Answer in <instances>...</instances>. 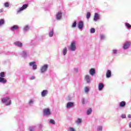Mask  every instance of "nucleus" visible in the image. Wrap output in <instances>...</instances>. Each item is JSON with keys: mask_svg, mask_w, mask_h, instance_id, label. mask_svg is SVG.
Returning a JSON list of instances; mask_svg holds the SVG:
<instances>
[{"mask_svg": "<svg viewBox=\"0 0 131 131\" xmlns=\"http://www.w3.org/2000/svg\"><path fill=\"white\" fill-rule=\"evenodd\" d=\"M2 101L7 106L8 105H11V101L10 97H6L5 98H3Z\"/></svg>", "mask_w": 131, "mask_h": 131, "instance_id": "f257e3e1", "label": "nucleus"}, {"mask_svg": "<svg viewBox=\"0 0 131 131\" xmlns=\"http://www.w3.org/2000/svg\"><path fill=\"white\" fill-rule=\"evenodd\" d=\"M69 50H70V51H76V44L75 41H73V42H72L70 46L69 47Z\"/></svg>", "mask_w": 131, "mask_h": 131, "instance_id": "f03ea898", "label": "nucleus"}, {"mask_svg": "<svg viewBox=\"0 0 131 131\" xmlns=\"http://www.w3.org/2000/svg\"><path fill=\"white\" fill-rule=\"evenodd\" d=\"M48 67V64L42 65V66H41V68L40 69V71L41 73H45L46 71H47Z\"/></svg>", "mask_w": 131, "mask_h": 131, "instance_id": "7ed1b4c3", "label": "nucleus"}, {"mask_svg": "<svg viewBox=\"0 0 131 131\" xmlns=\"http://www.w3.org/2000/svg\"><path fill=\"white\" fill-rule=\"evenodd\" d=\"M43 114L44 116H49L51 115V111L49 108H47L46 109H44L43 110Z\"/></svg>", "mask_w": 131, "mask_h": 131, "instance_id": "20e7f679", "label": "nucleus"}, {"mask_svg": "<svg viewBox=\"0 0 131 131\" xmlns=\"http://www.w3.org/2000/svg\"><path fill=\"white\" fill-rule=\"evenodd\" d=\"M74 106L75 105L73 102H68L66 105V108H67V109H71V108H73Z\"/></svg>", "mask_w": 131, "mask_h": 131, "instance_id": "39448f33", "label": "nucleus"}, {"mask_svg": "<svg viewBox=\"0 0 131 131\" xmlns=\"http://www.w3.org/2000/svg\"><path fill=\"white\" fill-rule=\"evenodd\" d=\"M28 6V4H24L21 7H20V8L18 9L17 12H20V11H22V10H24V9L27 8Z\"/></svg>", "mask_w": 131, "mask_h": 131, "instance_id": "423d86ee", "label": "nucleus"}, {"mask_svg": "<svg viewBox=\"0 0 131 131\" xmlns=\"http://www.w3.org/2000/svg\"><path fill=\"white\" fill-rule=\"evenodd\" d=\"M130 42H126L123 46V49H128V48H129L130 47Z\"/></svg>", "mask_w": 131, "mask_h": 131, "instance_id": "0eeeda50", "label": "nucleus"}, {"mask_svg": "<svg viewBox=\"0 0 131 131\" xmlns=\"http://www.w3.org/2000/svg\"><path fill=\"white\" fill-rule=\"evenodd\" d=\"M85 80H86V81L88 83H90L92 80V78H91L90 75H89L88 74L86 75H85Z\"/></svg>", "mask_w": 131, "mask_h": 131, "instance_id": "6e6552de", "label": "nucleus"}, {"mask_svg": "<svg viewBox=\"0 0 131 131\" xmlns=\"http://www.w3.org/2000/svg\"><path fill=\"white\" fill-rule=\"evenodd\" d=\"M29 65L30 66H32V68L34 70L37 68V65L35 61H33V62H30Z\"/></svg>", "mask_w": 131, "mask_h": 131, "instance_id": "1a4fd4ad", "label": "nucleus"}, {"mask_svg": "<svg viewBox=\"0 0 131 131\" xmlns=\"http://www.w3.org/2000/svg\"><path fill=\"white\" fill-rule=\"evenodd\" d=\"M62 18V12L61 11H59L57 14H56V19L58 20H60Z\"/></svg>", "mask_w": 131, "mask_h": 131, "instance_id": "9d476101", "label": "nucleus"}, {"mask_svg": "<svg viewBox=\"0 0 131 131\" xmlns=\"http://www.w3.org/2000/svg\"><path fill=\"white\" fill-rule=\"evenodd\" d=\"M98 19H100V14H99V13H97V12H95L94 17V20H95V21H97Z\"/></svg>", "mask_w": 131, "mask_h": 131, "instance_id": "9b49d317", "label": "nucleus"}, {"mask_svg": "<svg viewBox=\"0 0 131 131\" xmlns=\"http://www.w3.org/2000/svg\"><path fill=\"white\" fill-rule=\"evenodd\" d=\"M49 92L48 90H43V91H42L41 92V96L42 97H46L48 94Z\"/></svg>", "mask_w": 131, "mask_h": 131, "instance_id": "f8f14e48", "label": "nucleus"}, {"mask_svg": "<svg viewBox=\"0 0 131 131\" xmlns=\"http://www.w3.org/2000/svg\"><path fill=\"white\" fill-rule=\"evenodd\" d=\"M104 88V84L103 82H100L98 84V90L99 91H102L103 89Z\"/></svg>", "mask_w": 131, "mask_h": 131, "instance_id": "ddd939ff", "label": "nucleus"}, {"mask_svg": "<svg viewBox=\"0 0 131 131\" xmlns=\"http://www.w3.org/2000/svg\"><path fill=\"white\" fill-rule=\"evenodd\" d=\"M14 45L17 47H22V46H23V43L19 41L14 42Z\"/></svg>", "mask_w": 131, "mask_h": 131, "instance_id": "4468645a", "label": "nucleus"}, {"mask_svg": "<svg viewBox=\"0 0 131 131\" xmlns=\"http://www.w3.org/2000/svg\"><path fill=\"white\" fill-rule=\"evenodd\" d=\"M111 75H112L111 70L108 69L106 72V77L108 78L111 77Z\"/></svg>", "mask_w": 131, "mask_h": 131, "instance_id": "2eb2a0df", "label": "nucleus"}, {"mask_svg": "<svg viewBox=\"0 0 131 131\" xmlns=\"http://www.w3.org/2000/svg\"><path fill=\"white\" fill-rule=\"evenodd\" d=\"M83 25H84L83 21H79L78 27L79 29H82L83 28Z\"/></svg>", "mask_w": 131, "mask_h": 131, "instance_id": "dca6fc26", "label": "nucleus"}, {"mask_svg": "<svg viewBox=\"0 0 131 131\" xmlns=\"http://www.w3.org/2000/svg\"><path fill=\"white\" fill-rule=\"evenodd\" d=\"M19 29L18 26H17L16 25H15L14 26H13L11 28V31H15L16 30H18Z\"/></svg>", "mask_w": 131, "mask_h": 131, "instance_id": "f3484780", "label": "nucleus"}, {"mask_svg": "<svg viewBox=\"0 0 131 131\" xmlns=\"http://www.w3.org/2000/svg\"><path fill=\"white\" fill-rule=\"evenodd\" d=\"M0 82L1 83H6L7 79L5 77H0Z\"/></svg>", "mask_w": 131, "mask_h": 131, "instance_id": "a211bd4d", "label": "nucleus"}, {"mask_svg": "<svg viewBox=\"0 0 131 131\" xmlns=\"http://www.w3.org/2000/svg\"><path fill=\"white\" fill-rule=\"evenodd\" d=\"M90 73L91 75H94L95 73H96L95 68H91V69L90 70Z\"/></svg>", "mask_w": 131, "mask_h": 131, "instance_id": "6ab92c4d", "label": "nucleus"}, {"mask_svg": "<svg viewBox=\"0 0 131 131\" xmlns=\"http://www.w3.org/2000/svg\"><path fill=\"white\" fill-rule=\"evenodd\" d=\"M126 102L125 101H122V102H120L119 104L120 107H124L125 106H126Z\"/></svg>", "mask_w": 131, "mask_h": 131, "instance_id": "aec40b11", "label": "nucleus"}, {"mask_svg": "<svg viewBox=\"0 0 131 131\" xmlns=\"http://www.w3.org/2000/svg\"><path fill=\"white\" fill-rule=\"evenodd\" d=\"M29 30H30V27H29V26L27 25V26H25L24 27L23 30H24V32L25 33H26V32H28V31H29Z\"/></svg>", "mask_w": 131, "mask_h": 131, "instance_id": "412c9836", "label": "nucleus"}, {"mask_svg": "<svg viewBox=\"0 0 131 131\" xmlns=\"http://www.w3.org/2000/svg\"><path fill=\"white\" fill-rule=\"evenodd\" d=\"M67 52H68V49L67 47H65L64 48H63L62 50L63 55L64 56L66 55V54H67Z\"/></svg>", "mask_w": 131, "mask_h": 131, "instance_id": "4be33fe9", "label": "nucleus"}, {"mask_svg": "<svg viewBox=\"0 0 131 131\" xmlns=\"http://www.w3.org/2000/svg\"><path fill=\"white\" fill-rule=\"evenodd\" d=\"M54 35V30L53 29H52V30H51L50 32H49V37H53Z\"/></svg>", "mask_w": 131, "mask_h": 131, "instance_id": "5701e85b", "label": "nucleus"}, {"mask_svg": "<svg viewBox=\"0 0 131 131\" xmlns=\"http://www.w3.org/2000/svg\"><path fill=\"white\" fill-rule=\"evenodd\" d=\"M34 103V100H33V99H31L29 101V105H30V106H32Z\"/></svg>", "mask_w": 131, "mask_h": 131, "instance_id": "b1692460", "label": "nucleus"}, {"mask_svg": "<svg viewBox=\"0 0 131 131\" xmlns=\"http://www.w3.org/2000/svg\"><path fill=\"white\" fill-rule=\"evenodd\" d=\"M21 55L23 57H27V52H26V51H23V53L21 54Z\"/></svg>", "mask_w": 131, "mask_h": 131, "instance_id": "393cba45", "label": "nucleus"}, {"mask_svg": "<svg viewBox=\"0 0 131 131\" xmlns=\"http://www.w3.org/2000/svg\"><path fill=\"white\" fill-rule=\"evenodd\" d=\"M82 121V120L81 118H78V119L76 121V123H77V124H80V123H81Z\"/></svg>", "mask_w": 131, "mask_h": 131, "instance_id": "a878e982", "label": "nucleus"}, {"mask_svg": "<svg viewBox=\"0 0 131 131\" xmlns=\"http://www.w3.org/2000/svg\"><path fill=\"white\" fill-rule=\"evenodd\" d=\"M92 112V109L91 108H90V109H88L86 111V113L88 115H90Z\"/></svg>", "mask_w": 131, "mask_h": 131, "instance_id": "bb28decb", "label": "nucleus"}, {"mask_svg": "<svg viewBox=\"0 0 131 131\" xmlns=\"http://www.w3.org/2000/svg\"><path fill=\"white\" fill-rule=\"evenodd\" d=\"M5 21L3 19H0V26H3V25H5Z\"/></svg>", "mask_w": 131, "mask_h": 131, "instance_id": "cd10ccee", "label": "nucleus"}, {"mask_svg": "<svg viewBox=\"0 0 131 131\" xmlns=\"http://www.w3.org/2000/svg\"><path fill=\"white\" fill-rule=\"evenodd\" d=\"M100 38L101 40H104V39H105L106 37L105 35H104L103 34H101L100 35Z\"/></svg>", "mask_w": 131, "mask_h": 131, "instance_id": "c85d7f7f", "label": "nucleus"}, {"mask_svg": "<svg viewBox=\"0 0 131 131\" xmlns=\"http://www.w3.org/2000/svg\"><path fill=\"white\" fill-rule=\"evenodd\" d=\"M50 123H51V124H55V120H54V119H50Z\"/></svg>", "mask_w": 131, "mask_h": 131, "instance_id": "c756f323", "label": "nucleus"}, {"mask_svg": "<svg viewBox=\"0 0 131 131\" xmlns=\"http://www.w3.org/2000/svg\"><path fill=\"white\" fill-rule=\"evenodd\" d=\"M91 14L90 13V12H88L86 13V18H88V19H89L91 16Z\"/></svg>", "mask_w": 131, "mask_h": 131, "instance_id": "7c9ffc66", "label": "nucleus"}, {"mask_svg": "<svg viewBox=\"0 0 131 131\" xmlns=\"http://www.w3.org/2000/svg\"><path fill=\"white\" fill-rule=\"evenodd\" d=\"M95 32H96L95 29H94V28H92V29H91V33L94 34V33H95Z\"/></svg>", "mask_w": 131, "mask_h": 131, "instance_id": "2f4dec72", "label": "nucleus"}, {"mask_svg": "<svg viewBox=\"0 0 131 131\" xmlns=\"http://www.w3.org/2000/svg\"><path fill=\"white\" fill-rule=\"evenodd\" d=\"M103 127L102 126H99L97 127V131H102Z\"/></svg>", "mask_w": 131, "mask_h": 131, "instance_id": "473e14b6", "label": "nucleus"}, {"mask_svg": "<svg viewBox=\"0 0 131 131\" xmlns=\"http://www.w3.org/2000/svg\"><path fill=\"white\" fill-rule=\"evenodd\" d=\"M125 26L127 27V28H128V29H129V28H131V25L128 24V23H125Z\"/></svg>", "mask_w": 131, "mask_h": 131, "instance_id": "72a5a7b5", "label": "nucleus"}, {"mask_svg": "<svg viewBox=\"0 0 131 131\" xmlns=\"http://www.w3.org/2000/svg\"><path fill=\"white\" fill-rule=\"evenodd\" d=\"M89 91H90L89 88H88V86H85V90H84L85 93H88Z\"/></svg>", "mask_w": 131, "mask_h": 131, "instance_id": "f704fd0d", "label": "nucleus"}, {"mask_svg": "<svg viewBox=\"0 0 131 131\" xmlns=\"http://www.w3.org/2000/svg\"><path fill=\"white\" fill-rule=\"evenodd\" d=\"M5 72H1L0 77H5Z\"/></svg>", "mask_w": 131, "mask_h": 131, "instance_id": "c9c22d12", "label": "nucleus"}, {"mask_svg": "<svg viewBox=\"0 0 131 131\" xmlns=\"http://www.w3.org/2000/svg\"><path fill=\"white\" fill-rule=\"evenodd\" d=\"M121 118L124 119V118H126V114H122L121 115Z\"/></svg>", "mask_w": 131, "mask_h": 131, "instance_id": "e433bc0d", "label": "nucleus"}, {"mask_svg": "<svg viewBox=\"0 0 131 131\" xmlns=\"http://www.w3.org/2000/svg\"><path fill=\"white\" fill-rule=\"evenodd\" d=\"M77 23L74 21L72 25V28H75L76 27Z\"/></svg>", "mask_w": 131, "mask_h": 131, "instance_id": "4c0bfd02", "label": "nucleus"}, {"mask_svg": "<svg viewBox=\"0 0 131 131\" xmlns=\"http://www.w3.org/2000/svg\"><path fill=\"white\" fill-rule=\"evenodd\" d=\"M5 7H9V2H5Z\"/></svg>", "mask_w": 131, "mask_h": 131, "instance_id": "58836bf2", "label": "nucleus"}, {"mask_svg": "<svg viewBox=\"0 0 131 131\" xmlns=\"http://www.w3.org/2000/svg\"><path fill=\"white\" fill-rule=\"evenodd\" d=\"M29 129L30 131H33L34 130V127L33 126H30Z\"/></svg>", "mask_w": 131, "mask_h": 131, "instance_id": "ea45409f", "label": "nucleus"}, {"mask_svg": "<svg viewBox=\"0 0 131 131\" xmlns=\"http://www.w3.org/2000/svg\"><path fill=\"white\" fill-rule=\"evenodd\" d=\"M69 131H76L75 128L73 127H69Z\"/></svg>", "mask_w": 131, "mask_h": 131, "instance_id": "a19ab883", "label": "nucleus"}, {"mask_svg": "<svg viewBox=\"0 0 131 131\" xmlns=\"http://www.w3.org/2000/svg\"><path fill=\"white\" fill-rule=\"evenodd\" d=\"M113 52L114 54H117V50L116 49H114V50H113Z\"/></svg>", "mask_w": 131, "mask_h": 131, "instance_id": "79ce46f5", "label": "nucleus"}, {"mask_svg": "<svg viewBox=\"0 0 131 131\" xmlns=\"http://www.w3.org/2000/svg\"><path fill=\"white\" fill-rule=\"evenodd\" d=\"M82 104H85V100L84 98H83V99H82Z\"/></svg>", "mask_w": 131, "mask_h": 131, "instance_id": "37998d69", "label": "nucleus"}, {"mask_svg": "<svg viewBox=\"0 0 131 131\" xmlns=\"http://www.w3.org/2000/svg\"><path fill=\"white\" fill-rule=\"evenodd\" d=\"M35 78H36V77L34 76H31V77H30V79L31 80H32L33 79H35Z\"/></svg>", "mask_w": 131, "mask_h": 131, "instance_id": "c03bdc74", "label": "nucleus"}, {"mask_svg": "<svg viewBox=\"0 0 131 131\" xmlns=\"http://www.w3.org/2000/svg\"><path fill=\"white\" fill-rule=\"evenodd\" d=\"M75 72H78V68H75L74 69Z\"/></svg>", "mask_w": 131, "mask_h": 131, "instance_id": "a18cd8bd", "label": "nucleus"}, {"mask_svg": "<svg viewBox=\"0 0 131 131\" xmlns=\"http://www.w3.org/2000/svg\"><path fill=\"white\" fill-rule=\"evenodd\" d=\"M128 118H131V115L130 114H128V115L127 116Z\"/></svg>", "mask_w": 131, "mask_h": 131, "instance_id": "49530a36", "label": "nucleus"}, {"mask_svg": "<svg viewBox=\"0 0 131 131\" xmlns=\"http://www.w3.org/2000/svg\"><path fill=\"white\" fill-rule=\"evenodd\" d=\"M4 11V9L2 8L0 9V12H3Z\"/></svg>", "mask_w": 131, "mask_h": 131, "instance_id": "de8ad7c7", "label": "nucleus"}, {"mask_svg": "<svg viewBox=\"0 0 131 131\" xmlns=\"http://www.w3.org/2000/svg\"><path fill=\"white\" fill-rule=\"evenodd\" d=\"M129 126L130 128H131V122L129 123Z\"/></svg>", "mask_w": 131, "mask_h": 131, "instance_id": "09e8293b", "label": "nucleus"}]
</instances>
